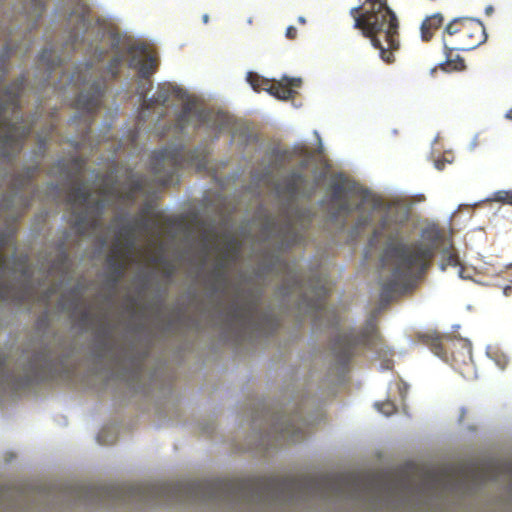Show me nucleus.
Here are the masks:
<instances>
[{
  "label": "nucleus",
  "instance_id": "55",
  "mask_svg": "<svg viewBox=\"0 0 512 512\" xmlns=\"http://www.w3.org/2000/svg\"><path fill=\"white\" fill-rule=\"evenodd\" d=\"M137 370L140 371V364H137Z\"/></svg>",
  "mask_w": 512,
  "mask_h": 512
},
{
  "label": "nucleus",
  "instance_id": "10",
  "mask_svg": "<svg viewBox=\"0 0 512 512\" xmlns=\"http://www.w3.org/2000/svg\"><path fill=\"white\" fill-rule=\"evenodd\" d=\"M56 378V361L46 349L36 352L23 371V376H17L8 369L7 358L0 351V388L18 392Z\"/></svg>",
  "mask_w": 512,
  "mask_h": 512
},
{
  "label": "nucleus",
  "instance_id": "39",
  "mask_svg": "<svg viewBox=\"0 0 512 512\" xmlns=\"http://www.w3.org/2000/svg\"><path fill=\"white\" fill-rule=\"evenodd\" d=\"M59 268L62 271L69 269V256L66 251H62L59 255Z\"/></svg>",
  "mask_w": 512,
  "mask_h": 512
},
{
  "label": "nucleus",
  "instance_id": "24",
  "mask_svg": "<svg viewBox=\"0 0 512 512\" xmlns=\"http://www.w3.org/2000/svg\"><path fill=\"white\" fill-rule=\"evenodd\" d=\"M242 243L234 236H226L221 248L220 261L227 264L235 263L240 259Z\"/></svg>",
  "mask_w": 512,
  "mask_h": 512
},
{
  "label": "nucleus",
  "instance_id": "52",
  "mask_svg": "<svg viewBox=\"0 0 512 512\" xmlns=\"http://www.w3.org/2000/svg\"><path fill=\"white\" fill-rule=\"evenodd\" d=\"M306 165H307V162H306V161H302V163H301V167H302V168H305V167H306Z\"/></svg>",
  "mask_w": 512,
  "mask_h": 512
},
{
  "label": "nucleus",
  "instance_id": "9",
  "mask_svg": "<svg viewBox=\"0 0 512 512\" xmlns=\"http://www.w3.org/2000/svg\"><path fill=\"white\" fill-rule=\"evenodd\" d=\"M25 84V76H20L3 90L6 99L0 101V157L4 159H10L18 154L23 147L24 140L32 132L31 125H18L12 123L8 118L2 117L8 109H11L13 113L20 111V98Z\"/></svg>",
  "mask_w": 512,
  "mask_h": 512
},
{
  "label": "nucleus",
  "instance_id": "4",
  "mask_svg": "<svg viewBox=\"0 0 512 512\" xmlns=\"http://www.w3.org/2000/svg\"><path fill=\"white\" fill-rule=\"evenodd\" d=\"M353 27L368 38L379 50L381 59L393 63L394 52L400 47L399 22L386 0H365L361 6L350 9Z\"/></svg>",
  "mask_w": 512,
  "mask_h": 512
},
{
  "label": "nucleus",
  "instance_id": "35",
  "mask_svg": "<svg viewBox=\"0 0 512 512\" xmlns=\"http://www.w3.org/2000/svg\"><path fill=\"white\" fill-rule=\"evenodd\" d=\"M136 227L133 224H127L119 230V237L124 240H131L133 244V238H135Z\"/></svg>",
  "mask_w": 512,
  "mask_h": 512
},
{
  "label": "nucleus",
  "instance_id": "43",
  "mask_svg": "<svg viewBox=\"0 0 512 512\" xmlns=\"http://www.w3.org/2000/svg\"><path fill=\"white\" fill-rule=\"evenodd\" d=\"M54 293V289L51 288L47 291V293L44 295V302L47 304L49 302L51 294Z\"/></svg>",
  "mask_w": 512,
  "mask_h": 512
},
{
  "label": "nucleus",
  "instance_id": "46",
  "mask_svg": "<svg viewBox=\"0 0 512 512\" xmlns=\"http://www.w3.org/2000/svg\"><path fill=\"white\" fill-rule=\"evenodd\" d=\"M466 412H467V411H466V409H465V408H462V409H461V414H460V417H459V421H461V422H462V421L464 420V417H465V415H466Z\"/></svg>",
  "mask_w": 512,
  "mask_h": 512
},
{
  "label": "nucleus",
  "instance_id": "47",
  "mask_svg": "<svg viewBox=\"0 0 512 512\" xmlns=\"http://www.w3.org/2000/svg\"><path fill=\"white\" fill-rule=\"evenodd\" d=\"M298 23H300L301 25H305L306 24V19L305 17L303 16H299L298 19H297Z\"/></svg>",
  "mask_w": 512,
  "mask_h": 512
},
{
  "label": "nucleus",
  "instance_id": "51",
  "mask_svg": "<svg viewBox=\"0 0 512 512\" xmlns=\"http://www.w3.org/2000/svg\"><path fill=\"white\" fill-rule=\"evenodd\" d=\"M38 192V188L36 186L33 187V196Z\"/></svg>",
  "mask_w": 512,
  "mask_h": 512
},
{
  "label": "nucleus",
  "instance_id": "30",
  "mask_svg": "<svg viewBox=\"0 0 512 512\" xmlns=\"http://www.w3.org/2000/svg\"><path fill=\"white\" fill-rule=\"evenodd\" d=\"M228 266H229V264L219 260V262L213 268L211 275L214 279L213 289L215 291L219 290L220 286L224 285L226 283V281H227L226 269L228 268Z\"/></svg>",
  "mask_w": 512,
  "mask_h": 512
},
{
  "label": "nucleus",
  "instance_id": "32",
  "mask_svg": "<svg viewBox=\"0 0 512 512\" xmlns=\"http://www.w3.org/2000/svg\"><path fill=\"white\" fill-rule=\"evenodd\" d=\"M445 479V475L441 472L429 470L424 473V485L429 489H435Z\"/></svg>",
  "mask_w": 512,
  "mask_h": 512
},
{
  "label": "nucleus",
  "instance_id": "33",
  "mask_svg": "<svg viewBox=\"0 0 512 512\" xmlns=\"http://www.w3.org/2000/svg\"><path fill=\"white\" fill-rule=\"evenodd\" d=\"M272 155L275 160V167H282L292 160V153L288 150L274 149Z\"/></svg>",
  "mask_w": 512,
  "mask_h": 512
},
{
  "label": "nucleus",
  "instance_id": "45",
  "mask_svg": "<svg viewBox=\"0 0 512 512\" xmlns=\"http://www.w3.org/2000/svg\"><path fill=\"white\" fill-rule=\"evenodd\" d=\"M503 293L505 296H510L511 293H512V287L511 286H506L503 290Z\"/></svg>",
  "mask_w": 512,
  "mask_h": 512
},
{
  "label": "nucleus",
  "instance_id": "19",
  "mask_svg": "<svg viewBox=\"0 0 512 512\" xmlns=\"http://www.w3.org/2000/svg\"><path fill=\"white\" fill-rule=\"evenodd\" d=\"M144 185L145 179L143 176L133 175L129 178L127 192L123 194L118 188L117 183L106 176L102 180L98 191L99 194L103 197H115L132 200L138 192H141L144 189Z\"/></svg>",
  "mask_w": 512,
  "mask_h": 512
},
{
  "label": "nucleus",
  "instance_id": "49",
  "mask_svg": "<svg viewBox=\"0 0 512 512\" xmlns=\"http://www.w3.org/2000/svg\"><path fill=\"white\" fill-rule=\"evenodd\" d=\"M457 60L459 61V63H460V65H461V66H464V64H463V60H462L459 56H457Z\"/></svg>",
  "mask_w": 512,
  "mask_h": 512
},
{
  "label": "nucleus",
  "instance_id": "21",
  "mask_svg": "<svg viewBox=\"0 0 512 512\" xmlns=\"http://www.w3.org/2000/svg\"><path fill=\"white\" fill-rule=\"evenodd\" d=\"M69 21L75 22L70 32V38L74 48L78 46L80 42L84 41V34L88 32L90 28V22L88 19V9L85 5H79L70 14Z\"/></svg>",
  "mask_w": 512,
  "mask_h": 512
},
{
  "label": "nucleus",
  "instance_id": "22",
  "mask_svg": "<svg viewBox=\"0 0 512 512\" xmlns=\"http://www.w3.org/2000/svg\"><path fill=\"white\" fill-rule=\"evenodd\" d=\"M14 233L12 231H4L0 233V300L6 301L13 297L11 286L2 281V276L7 269V256L4 254V249L13 244Z\"/></svg>",
  "mask_w": 512,
  "mask_h": 512
},
{
  "label": "nucleus",
  "instance_id": "17",
  "mask_svg": "<svg viewBox=\"0 0 512 512\" xmlns=\"http://www.w3.org/2000/svg\"><path fill=\"white\" fill-rule=\"evenodd\" d=\"M247 81L256 92L267 91L280 100L293 98L296 94L294 88L301 85V79L299 78L285 76L279 81H270L254 72H248Z\"/></svg>",
  "mask_w": 512,
  "mask_h": 512
},
{
  "label": "nucleus",
  "instance_id": "41",
  "mask_svg": "<svg viewBox=\"0 0 512 512\" xmlns=\"http://www.w3.org/2000/svg\"><path fill=\"white\" fill-rule=\"evenodd\" d=\"M298 32L294 26H288L285 32V37L289 40H295L297 38Z\"/></svg>",
  "mask_w": 512,
  "mask_h": 512
},
{
  "label": "nucleus",
  "instance_id": "37",
  "mask_svg": "<svg viewBox=\"0 0 512 512\" xmlns=\"http://www.w3.org/2000/svg\"><path fill=\"white\" fill-rule=\"evenodd\" d=\"M377 409L386 416L392 415L396 411V407L392 402H383L376 404Z\"/></svg>",
  "mask_w": 512,
  "mask_h": 512
},
{
  "label": "nucleus",
  "instance_id": "50",
  "mask_svg": "<svg viewBox=\"0 0 512 512\" xmlns=\"http://www.w3.org/2000/svg\"><path fill=\"white\" fill-rule=\"evenodd\" d=\"M203 21H204V23H207V22H208V15H204V16H203Z\"/></svg>",
  "mask_w": 512,
  "mask_h": 512
},
{
  "label": "nucleus",
  "instance_id": "42",
  "mask_svg": "<svg viewBox=\"0 0 512 512\" xmlns=\"http://www.w3.org/2000/svg\"><path fill=\"white\" fill-rule=\"evenodd\" d=\"M135 245H136L135 238H133V244L131 243V240H125V248L128 253H130L135 248Z\"/></svg>",
  "mask_w": 512,
  "mask_h": 512
},
{
  "label": "nucleus",
  "instance_id": "48",
  "mask_svg": "<svg viewBox=\"0 0 512 512\" xmlns=\"http://www.w3.org/2000/svg\"><path fill=\"white\" fill-rule=\"evenodd\" d=\"M506 118L512 121V108L507 111Z\"/></svg>",
  "mask_w": 512,
  "mask_h": 512
},
{
  "label": "nucleus",
  "instance_id": "14",
  "mask_svg": "<svg viewBox=\"0 0 512 512\" xmlns=\"http://www.w3.org/2000/svg\"><path fill=\"white\" fill-rule=\"evenodd\" d=\"M377 338L378 333L376 326L372 322H369L367 326L360 331L350 330L337 335L333 340L332 350L338 363L346 365L355 355L359 347H371L375 344Z\"/></svg>",
  "mask_w": 512,
  "mask_h": 512
},
{
  "label": "nucleus",
  "instance_id": "16",
  "mask_svg": "<svg viewBox=\"0 0 512 512\" xmlns=\"http://www.w3.org/2000/svg\"><path fill=\"white\" fill-rule=\"evenodd\" d=\"M262 234L266 238H271L277 242L278 252L299 245L305 239L304 233L296 230L288 215H285L281 225H278L273 218L269 217L262 228Z\"/></svg>",
  "mask_w": 512,
  "mask_h": 512
},
{
  "label": "nucleus",
  "instance_id": "23",
  "mask_svg": "<svg viewBox=\"0 0 512 512\" xmlns=\"http://www.w3.org/2000/svg\"><path fill=\"white\" fill-rule=\"evenodd\" d=\"M107 263L111 270L109 281H111L112 286H116L124 276L127 268V264L123 259V253L118 247H115L112 250L111 254L107 258Z\"/></svg>",
  "mask_w": 512,
  "mask_h": 512
},
{
  "label": "nucleus",
  "instance_id": "6",
  "mask_svg": "<svg viewBox=\"0 0 512 512\" xmlns=\"http://www.w3.org/2000/svg\"><path fill=\"white\" fill-rule=\"evenodd\" d=\"M58 165L66 172L67 178L73 182L66 191V204L71 209V227L79 236L94 232L101 226V218L105 208L102 199L91 200V191L82 182L86 160L82 157H74L66 167L64 161Z\"/></svg>",
  "mask_w": 512,
  "mask_h": 512
},
{
  "label": "nucleus",
  "instance_id": "38",
  "mask_svg": "<svg viewBox=\"0 0 512 512\" xmlns=\"http://www.w3.org/2000/svg\"><path fill=\"white\" fill-rule=\"evenodd\" d=\"M371 221H372V216L370 214L360 216L355 223L354 229L356 231H360L361 229H363L364 227L369 225L371 223Z\"/></svg>",
  "mask_w": 512,
  "mask_h": 512
},
{
  "label": "nucleus",
  "instance_id": "26",
  "mask_svg": "<svg viewBox=\"0 0 512 512\" xmlns=\"http://www.w3.org/2000/svg\"><path fill=\"white\" fill-rule=\"evenodd\" d=\"M280 432L287 435L292 441H298L304 438V432L298 419L292 417L285 424H281Z\"/></svg>",
  "mask_w": 512,
  "mask_h": 512
},
{
  "label": "nucleus",
  "instance_id": "29",
  "mask_svg": "<svg viewBox=\"0 0 512 512\" xmlns=\"http://www.w3.org/2000/svg\"><path fill=\"white\" fill-rule=\"evenodd\" d=\"M421 339L422 342L427 345L435 355L444 357L445 350L442 345V339L439 335L424 334L421 336Z\"/></svg>",
  "mask_w": 512,
  "mask_h": 512
},
{
  "label": "nucleus",
  "instance_id": "53",
  "mask_svg": "<svg viewBox=\"0 0 512 512\" xmlns=\"http://www.w3.org/2000/svg\"><path fill=\"white\" fill-rule=\"evenodd\" d=\"M492 11H493V8H492V7H488V8H487V13H490V12H492Z\"/></svg>",
  "mask_w": 512,
  "mask_h": 512
},
{
  "label": "nucleus",
  "instance_id": "40",
  "mask_svg": "<svg viewBox=\"0 0 512 512\" xmlns=\"http://www.w3.org/2000/svg\"><path fill=\"white\" fill-rule=\"evenodd\" d=\"M79 320L82 324H87L91 320V312L87 308H83L79 312Z\"/></svg>",
  "mask_w": 512,
  "mask_h": 512
},
{
  "label": "nucleus",
  "instance_id": "34",
  "mask_svg": "<svg viewBox=\"0 0 512 512\" xmlns=\"http://www.w3.org/2000/svg\"><path fill=\"white\" fill-rule=\"evenodd\" d=\"M44 11L45 4L42 0H31V10L28 12L31 17L39 19L42 17Z\"/></svg>",
  "mask_w": 512,
  "mask_h": 512
},
{
  "label": "nucleus",
  "instance_id": "1",
  "mask_svg": "<svg viewBox=\"0 0 512 512\" xmlns=\"http://www.w3.org/2000/svg\"><path fill=\"white\" fill-rule=\"evenodd\" d=\"M412 489L409 477L390 479L386 475L358 473L299 477H255L245 479L197 480L185 483L153 484V503L220 501L243 504L292 503L308 498L371 497L389 502L406 497Z\"/></svg>",
  "mask_w": 512,
  "mask_h": 512
},
{
  "label": "nucleus",
  "instance_id": "2",
  "mask_svg": "<svg viewBox=\"0 0 512 512\" xmlns=\"http://www.w3.org/2000/svg\"><path fill=\"white\" fill-rule=\"evenodd\" d=\"M380 238H385L381 262L391 267L390 276L384 280L380 300L388 304L396 295L403 294L414 280L431 266L436 252L441 254V268L456 267L460 264L454 246L447 243L441 229L432 225L421 231V241L404 243L402 228L391 224L387 216L382 217L374 229L369 246L375 247Z\"/></svg>",
  "mask_w": 512,
  "mask_h": 512
},
{
  "label": "nucleus",
  "instance_id": "15",
  "mask_svg": "<svg viewBox=\"0 0 512 512\" xmlns=\"http://www.w3.org/2000/svg\"><path fill=\"white\" fill-rule=\"evenodd\" d=\"M190 124L195 127L207 125L221 132L230 128L231 118L223 112L195 109L192 103L186 102L177 116L176 126L183 130Z\"/></svg>",
  "mask_w": 512,
  "mask_h": 512
},
{
  "label": "nucleus",
  "instance_id": "36",
  "mask_svg": "<svg viewBox=\"0 0 512 512\" xmlns=\"http://www.w3.org/2000/svg\"><path fill=\"white\" fill-rule=\"evenodd\" d=\"M8 59V52L0 55V82L4 81L8 74Z\"/></svg>",
  "mask_w": 512,
  "mask_h": 512
},
{
  "label": "nucleus",
  "instance_id": "54",
  "mask_svg": "<svg viewBox=\"0 0 512 512\" xmlns=\"http://www.w3.org/2000/svg\"><path fill=\"white\" fill-rule=\"evenodd\" d=\"M51 188H52L53 190H56V189H57V186L52 184V185H51Z\"/></svg>",
  "mask_w": 512,
  "mask_h": 512
},
{
  "label": "nucleus",
  "instance_id": "8",
  "mask_svg": "<svg viewBox=\"0 0 512 512\" xmlns=\"http://www.w3.org/2000/svg\"><path fill=\"white\" fill-rule=\"evenodd\" d=\"M207 147L199 146L187 150L184 146L165 147L153 152L150 168L162 186L171 185L182 168H195L197 171L208 169Z\"/></svg>",
  "mask_w": 512,
  "mask_h": 512
},
{
  "label": "nucleus",
  "instance_id": "25",
  "mask_svg": "<svg viewBox=\"0 0 512 512\" xmlns=\"http://www.w3.org/2000/svg\"><path fill=\"white\" fill-rule=\"evenodd\" d=\"M444 17L441 13H435L427 17L421 25V36L424 41H429L433 37V32L443 24Z\"/></svg>",
  "mask_w": 512,
  "mask_h": 512
},
{
  "label": "nucleus",
  "instance_id": "20",
  "mask_svg": "<svg viewBox=\"0 0 512 512\" xmlns=\"http://www.w3.org/2000/svg\"><path fill=\"white\" fill-rule=\"evenodd\" d=\"M306 184L307 178L302 172L292 171L282 181V192L291 199L296 198L299 194L310 198L317 189V183H313L309 189H306Z\"/></svg>",
  "mask_w": 512,
  "mask_h": 512
},
{
  "label": "nucleus",
  "instance_id": "12",
  "mask_svg": "<svg viewBox=\"0 0 512 512\" xmlns=\"http://www.w3.org/2000/svg\"><path fill=\"white\" fill-rule=\"evenodd\" d=\"M127 54L130 56L128 65L130 68L137 69L139 77L148 80V86H139L138 93L143 99V105L150 108L151 104L166 105L170 99V89L167 87H159L152 99L146 100L147 93L151 89L152 83L150 77L157 71L158 59L157 56L149 52L145 44L132 45L127 49Z\"/></svg>",
  "mask_w": 512,
  "mask_h": 512
},
{
  "label": "nucleus",
  "instance_id": "31",
  "mask_svg": "<svg viewBox=\"0 0 512 512\" xmlns=\"http://www.w3.org/2000/svg\"><path fill=\"white\" fill-rule=\"evenodd\" d=\"M136 227V231H142L149 234H159L158 233V225L156 222L152 221L151 219L147 217H141L139 220L136 221L135 224H133Z\"/></svg>",
  "mask_w": 512,
  "mask_h": 512
},
{
  "label": "nucleus",
  "instance_id": "28",
  "mask_svg": "<svg viewBox=\"0 0 512 512\" xmlns=\"http://www.w3.org/2000/svg\"><path fill=\"white\" fill-rule=\"evenodd\" d=\"M39 62L41 65L45 66L49 72L54 71L61 65V59L56 58L54 50L48 48L43 49L40 53Z\"/></svg>",
  "mask_w": 512,
  "mask_h": 512
},
{
  "label": "nucleus",
  "instance_id": "13",
  "mask_svg": "<svg viewBox=\"0 0 512 512\" xmlns=\"http://www.w3.org/2000/svg\"><path fill=\"white\" fill-rule=\"evenodd\" d=\"M40 171V166L27 167L12 176L11 194L6 195L0 204V217H9L16 222L30 207L32 198L24 196L22 191L32 185Z\"/></svg>",
  "mask_w": 512,
  "mask_h": 512
},
{
  "label": "nucleus",
  "instance_id": "44",
  "mask_svg": "<svg viewBox=\"0 0 512 512\" xmlns=\"http://www.w3.org/2000/svg\"><path fill=\"white\" fill-rule=\"evenodd\" d=\"M28 295V290H25L22 292V294L18 297H16V299L20 302V301H23Z\"/></svg>",
  "mask_w": 512,
  "mask_h": 512
},
{
  "label": "nucleus",
  "instance_id": "27",
  "mask_svg": "<svg viewBox=\"0 0 512 512\" xmlns=\"http://www.w3.org/2000/svg\"><path fill=\"white\" fill-rule=\"evenodd\" d=\"M69 297L70 299H67V295H62L59 301V306L62 310L75 314L82 303L81 294L76 289H72L69 292Z\"/></svg>",
  "mask_w": 512,
  "mask_h": 512
},
{
  "label": "nucleus",
  "instance_id": "11",
  "mask_svg": "<svg viewBox=\"0 0 512 512\" xmlns=\"http://www.w3.org/2000/svg\"><path fill=\"white\" fill-rule=\"evenodd\" d=\"M443 45L447 63H452L453 51H470L487 40L483 23L472 18H455L450 21L443 32Z\"/></svg>",
  "mask_w": 512,
  "mask_h": 512
},
{
  "label": "nucleus",
  "instance_id": "3",
  "mask_svg": "<svg viewBox=\"0 0 512 512\" xmlns=\"http://www.w3.org/2000/svg\"><path fill=\"white\" fill-rule=\"evenodd\" d=\"M105 56L106 51L96 49L93 55L96 63H86L83 68L69 77L70 83L76 87H81V91L74 102L78 115L72 119V122L80 127L81 131V140L76 142V146L89 138L94 116L102 105L107 84L118 77L124 62V55L117 53L105 67H100L98 64L103 61Z\"/></svg>",
  "mask_w": 512,
  "mask_h": 512
},
{
  "label": "nucleus",
  "instance_id": "5",
  "mask_svg": "<svg viewBox=\"0 0 512 512\" xmlns=\"http://www.w3.org/2000/svg\"><path fill=\"white\" fill-rule=\"evenodd\" d=\"M263 273H275L280 276L283 284L279 293L283 296L297 294L298 310L303 311L305 315L316 321H322V318L328 313L326 299L330 289L324 279L313 277L304 282L302 275L292 270L290 265L278 255L272 257L269 264L264 265Z\"/></svg>",
  "mask_w": 512,
  "mask_h": 512
},
{
  "label": "nucleus",
  "instance_id": "7",
  "mask_svg": "<svg viewBox=\"0 0 512 512\" xmlns=\"http://www.w3.org/2000/svg\"><path fill=\"white\" fill-rule=\"evenodd\" d=\"M261 293L253 290L237 294L226 309V322L239 337L254 333L270 334L278 327L277 319L270 312L260 311Z\"/></svg>",
  "mask_w": 512,
  "mask_h": 512
},
{
  "label": "nucleus",
  "instance_id": "18",
  "mask_svg": "<svg viewBox=\"0 0 512 512\" xmlns=\"http://www.w3.org/2000/svg\"><path fill=\"white\" fill-rule=\"evenodd\" d=\"M330 190L331 202L333 204H337V209L333 214L335 218L341 215L348 216L353 211H361L367 200V195L362 194L361 201L353 207L346 195L349 193H356V191L354 188L346 186V181L344 179L333 181L330 184Z\"/></svg>",
  "mask_w": 512,
  "mask_h": 512
}]
</instances>
